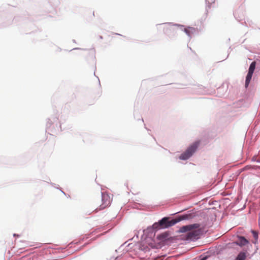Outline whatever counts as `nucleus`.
<instances>
[{
	"label": "nucleus",
	"instance_id": "2",
	"mask_svg": "<svg viewBox=\"0 0 260 260\" xmlns=\"http://www.w3.org/2000/svg\"><path fill=\"white\" fill-rule=\"evenodd\" d=\"M194 216V215L190 213L180 216L178 219H172L171 220H169L168 217H164L158 222L154 223L152 227L154 229L168 228L174 225L178 221L182 220L190 219L192 218Z\"/></svg>",
	"mask_w": 260,
	"mask_h": 260
},
{
	"label": "nucleus",
	"instance_id": "10",
	"mask_svg": "<svg viewBox=\"0 0 260 260\" xmlns=\"http://www.w3.org/2000/svg\"><path fill=\"white\" fill-rule=\"evenodd\" d=\"M256 62L253 61L250 65L248 72L253 73L254 70L255 69Z\"/></svg>",
	"mask_w": 260,
	"mask_h": 260
},
{
	"label": "nucleus",
	"instance_id": "4",
	"mask_svg": "<svg viewBox=\"0 0 260 260\" xmlns=\"http://www.w3.org/2000/svg\"><path fill=\"white\" fill-rule=\"evenodd\" d=\"M102 204L100 205V210L103 209L110 205L111 200L110 196L107 193H102Z\"/></svg>",
	"mask_w": 260,
	"mask_h": 260
},
{
	"label": "nucleus",
	"instance_id": "11",
	"mask_svg": "<svg viewBox=\"0 0 260 260\" xmlns=\"http://www.w3.org/2000/svg\"><path fill=\"white\" fill-rule=\"evenodd\" d=\"M252 233L253 236L254 238V239L256 240H257V239H258V234H257V233L256 232L254 231H252Z\"/></svg>",
	"mask_w": 260,
	"mask_h": 260
},
{
	"label": "nucleus",
	"instance_id": "6",
	"mask_svg": "<svg viewBox=\"0 0 260 260\" xmlns=\"http://www.w3.org/2000/svg\"><path fill=\"white\" fill-rule=\"evenodd\" d=\"M169 237V233L167 232L163 233L157 236L156 239L159 242H163L166 241Z\"/></svg>",
	"mask_w": 260,
	"mask_h": 260
},
{
	"label": "nucleus",
	"instance_id": "9",
	"mask_svg": "<svg viewBox=\"0 0 260 260\" xmlns=\"http://www.w3.org/2000/svg\"><path fill=\"white\" fill-rule=\"evenodd\" d=\"M253 73L248 72V74L246 77L245 80V87H247L249 85V84L251 81L252 75Z\"/></svg>",
	"mask_w": 260,
	"mask_h": 260
},
{
	"label": "nucleus",
	"instance_id": "12",
	"mask_svg": "<svg viewBox=\"0 0 260 260\" xmlns=\"http://www.w3.org/2000/svg\"><path fill=\"white\" fill-rule=\"evenodd\" d=\"M169 30H170V29L168 27H164L163 28V30L166 32L168 31Z\"/></svg>",
	"mask_w": 260,
	"mask_h": 260
},
{
	"label": "nucleus",
	"instance_id": "3",
	"mask_svg": "<svg viewBox=\"0 0 260 260\" xmlns=\"http://www.w3.org/2000/svg\"><path fill=\"white\" fill-rule=\"evenodd\" d=\"M199 144V141L195 142L191 145L184 152L180 155L179 158L182 160H186L189 158L195 152L198 147Z\"/></svg>",
	"mask_w": 260,
	"mask_h": 260
},
{
	"label": "nucleus",
	"instance_id": "1",
	"mask_svg": "<svg viewBox=\"0 0 260 260\" xmlns=\"http://www.w3.org/2000/svg\"><path fill=\"white\" fill-rule=\"evenodd\" d=\"M179 232L180 233H187L185 236V240H194L199 239L203 231L200 224L194 223L181 227Z\"/></svg>",
	"mask_w": 260,
	"mask_h": 260
},
{
	"label": "nucleus",
	"instance_id": "8",
	"mask_svg": "<svg viewBox=\"0 0 260 260\" xmlns=\"http://www.w3.org/2000/svg\"><path fill=\"white\" fill-rule=\"evenodd\" d=\"M246 252L242 251L238 254L235 260H245L246 259Z\"/></svg>",
	"mask_w": 260,
	"mask_h": 260
},
{
	"label": "nucleus",
	"instance_id": "5",
	"mask_svg": "<svg viewBox=\"0 0 260 260\" xmlns=\"http://www.w3.org/2000/svg\"><path fill=\"white\" fill-rule=\"evenodd\" d=\"M237 238L238 240L235 243L240 247H243L249 243V241L243 236H238Z\"/></svg>",
	"mask_w": 260,
	"mask_h": 260
},
{
	"label": "nucleus",
	"instance_id": "7",
	"mask_svg": "<svg viewBox=\"0 0 260 260\" xmlns=\"http://www.w3.org/2000/svg\"><path fill=\"white\" fill-rule=\"evenodd\" d=\"M184 31L188 36H190L192 34L195 32L196 29L192 27H188L184 28Z\"/></svg>",
	"mask_w": 260,
	"mask_h": 260
}]
</instances>
